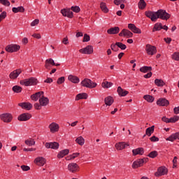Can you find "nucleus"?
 Segmentation results:
<instances>
[{"mask_svg": "<svg viewBox=\"0 0 179 179\" xmlns=\"http://www.w3.org/2000/svg\"><path fill=\"white\" fill-rule=\"evenodd\" d=\"M177 139L179 140V133L178 132L171 135L168 138H166V141H170V142H174V141H177Z\"/></svg>", "mask_w": 179, "mask_h": 179, "instance_id": "nucleus-31", "label": "nucleus"}, {"mask_svg": "<svg viewBox=\"0 0 179 179\" xmlns=\"http://www.w3.org/2000/svg\"><path fill=\"white\" fill-rule=\"evenodd\" d=\"M45 146L46 149H55L57 150L58 148H59V143L57 142H53V143H46L45 144Z\"/></svg>", "mask_w": 179, "mask_h": 179, "instance_id": "nucleus-20", "label": "nucleus"}, {"mask_svg": "<svg viewBox=\"0 0 179 179\" xmlns=\"http://www.w3.org/2000/svg\"><path fill=\"white\" fill-rule=\"evenodd\" d=\"M71 9V10H73V12H75L76 13H79V12H80V8H79V6H72Z\"/></svg>", "mask_w": 179, "mask_h": 179, "instance_id": "nucleus-49", "label": "nucleus"}, {"mask_svg": "<svg viewBox=\"0 0 179 179\" xmlns=\"http://www.w3.org/2000/svg\"><path fill=\"white\" fill-rule=\"evenodd\" d=\"M48 128L51 134H56V132H59V124L53 122L49 124Z\"/></svg>", "mask_w": 179, "mask_h": 179, "instance_id": "nucleus-11", "label": "nucleus"}, {"mask_svg": "<svg viewBox=\"0 0 179 179\" xmlns=\"http://www.w3.org/2000/svg\"><path fill=\"white\" fill-rule=\"evenodd\" d=\"M150 71H152V66H144L140 68V72H142L143 73L150 72Z\"/></svg>", "mask_w": 179, "mask_h": 179, "instance_id": "nucleus-40", "label": "nucleus"}, {"mask_svg": "<svg viewBox=\"0 0 179 179\" xmlns=\"http://www.w3.org/2000/svg\"><path fill=\"white\" fill-rule=\"evenodd\" d=\"M159 153L157 152V151L155 150V151H152L151 152H150L148 155V157H150V159H155V157H157Z\"/></svg>", "mask_w": 179, "mask_h": 179, "instance_id": "nucleus-46", "label": "nucleus"}, {"mask_svg": "<svg viewBox=\"0 0 179 179\" xmlns=\"http://www.w3.org/2000/svg\"><path fill=\"white\" fill-rule=\"evenodd\" d=\"M117 92L120 97H125V96L129 93V92L122 89L121 87H117Z\"/></svg>", "mask_w": 179, "mask_h": 179, "instance_id": "nucleus-23", "label": "nucleus"}, {"mask_svg": "<svg viewBox=\"0 0 179 179\" xmlns=\"http://www.w3.org/2000/svg\"><path fill=\"white\" fill-rule=\"evenodd\" d=\"M66 155H69V149L61 150L57 155V159H62L63 157H65Z\"/></svg>", "mask_w": 179, "mask_h": 179, "instance_id": "nucleus-29", "label": "nucleus"}, {"mask_svg": "<svg viewBox=\"0 0 179 179\" xmlns=\"http://www.w3.org/2000/svg\"><path fill=\"white\" fill-rule=\"evenodd\" d=\"M116 45H117L118 48H120V50H127V45L121 42H116Z\"/></svg>", "mask_w": 179, "mask_h": 179, "instance_id": "nucleus-47", "label": "nucleus"}, {"mask_svg": "<svg viewBox=\"0 0 179 179\" xmlns=\"http://www.w3.org/2000/svg\"><path fill=\"white\" fill-rule=\"evenodd\" d=\"M155 85H156V86H158V87H163V86L166 85V83H164V80L162 79L157 78L155 80Z\"/></svg>", "mask_w": 179, "mask_h": 179, "instance_id": "nucleus-37", "label": "nucleus"}, {"mask_svg": "<svg viewBox=\"0 0 179 179\" xmlns=\"http://www.w3.org/2000/svg\"><path fill=\"white\" fill-rule=\"evenodd\" d=\"M38 23H40V20L38 19H35L34 21H32L30 24V26L31 27H34V26H37V24H38Z\"/></svg>", "mask_w": 179, "mask_h": 179, "instance_id": "nucleus-51", "label": "nucleus"}, {"mask_svg": "<svg viewBox=\"0 0 179 179\" xmlns=\"http://www.w3.org/2000/svg\"><path fill=\"white\" fill-rule=\"evenodd\" d=\"M42 94H44V92H36V93L31 95V99L34 101H37V100H38V99L40 100V99L41 98Z\"/></svg>", "mask_w": 179, "mask_h": 179, "instance_id": "nucleus-25", "label": "nucleus"}, {"mask_svg": "<svg viewBox=\"0 0 179 179\" xmlns=\"http://www.w3.org/2000/svg\"><path fill=\"white\" fill-rule=\"evenodd\" d=\"M80 155V153H79V152L73 153L72 155L67 156L66 157V160H67V161L73 160V159H76V157H78Z\"/></svg>", "mask_w": 179, "mask_h": 179, "instance_id": "nucleus-39", "label": "nucleus"}, {"mask_svg": "<svg viewBox=\"0 0 179 179\" xmlns=\"http://www.w3.org/2000/svg\"><path fill=\"white\" fill-rule=\"evenodd\" d=\"M87 99V94L85 92L78 94L76 96V101H79V100H86Z\"/></svg>", "mask_w": 179, "mask_h": 179, "instance_id": "nucleus-28", "label": "nucleus"}, {"mask_svg": "<svg viewBox=\"0 0 179 179\" xmlns=\"http://www.w3.org/2000/svg\"><path fill=\"white\" fill-rule=\"evenodd\" d=\"M143 99L145 101H148V103H153L155 101V97L150 94L144 95Z\"/></svg>", "mask_w": 179, "mask_h": 179, "instance_id": "nucleus-35", "label": "nucleus"}, {"mask_svg": "<svg viewBox=\"0 0 179 179\" xmlns=\"http://www.w3.org/2000/svg\"><path fill=\"white\" fill-rule=\"evenodd\" d=\"M0 3L4 6H10V2L8 0H0Z\"/></svg>", "mask_w": 179, "mask_h": 179, "instance_id": "nucleus-48", "label": "nucleus"}, {"mask_svg": "<svg viewBox=\"0 0 179 179\" xmlns=\"http://www.w3.org/2000/svg\"><path fill=\"white\" fill-rule=\"evenodd\" d=\"M83 43H87V41H90V36H89L87 34H84Z\"/></svg>", "mask_w": 179, "mask_h": 179, "instance_id": "nucleus-52", "label": "nucleus"}, {"mask_svg": "<svg viewBox=\"0 0 179 179\" xmlns=\"http://www.w3.org/2000/svg\"><path fill=\"white\" fill-rule=\"evenodd\" d=\"M146 17L150 19L151 22H157V19L162 20H169L171 17V15L166 12V10L159 9L157 12L147 10L145 12Z\"/></svg>", "mask_w": 179, "mask_h": 179, "instance_id": "nucleus-1", "label": "nucleus"}, {"mask_svg": "<svg viewBox=\"0 0 179 179\" xmlns=\"http://www.w3.org/2000/svg\"><path fill=\"white\" fill-rule=\"evenodd\" d=\"M54 80L51 78H48L46 80H44V83H52Z\"/></svg>", "mask_w": 179, "mask_h": 179, "instance_id": "nucleus-63", "label": "nucleus"}, {"mask_svg": "<svg viewBox=\"0 0 179 179\" xmlns=\"http://www.w3.org/2000/svg\"><path fill=\"white\" fill-rule=\"evenodd\" d=\"M178 120H179V117L177 115H175L173 117H171L169 119L170 122H177V121H178Z\"/></svg>", "mask_w": 179, "mask_h": 179, "instance_id": "nucleus-56", "label": "nucleus"}, {"mask_svg": "<svg viewBox=\"0 0 179 179\" xmlns=\"http://www.w3.org/2000/svg\"><path fill=\"white\" fill-rule=\"evenodd\" d=\"M32 37H34V38H37V40H40V38H41V34H32Z\"/></svg>", "mask_w": 179, "mask_h": 179, "instance_id": "nucleus-62", "label": "nucleus"}, {"mask_svg": "<svg viewBox=\"0 0 179 179\" xmlns=\"http://www.w3.org/2000/svg\"><path fill=\"white\" fill-rule=\"evenodd\" d=\"M68 170L70 171V173H78V171L80 170V167H79L78 164L72 162L68 165Z\"/></svg>", "mask_w": 179, "mask_h": 179, "instance_id": "nucleus-6", "label": "nucleus"}, {"mask_svg": "<svg viewBox=\"0 0 179 179\" xmlns=\"http://www.w3.org/2000/svg\"><path fill=\"white\" fill-rule=\"evenodd\" d=\"M76 142H77V143L80 146H83L85 145V138L82 136H79L76 138Z\"/></svg>", "mask_w": 179, "mask_h": 179, "instance_id": "nucleus-45", "label": "nucleus"}, {"mask_svg": "<svg viewBox=\"0 0 179 179\" xmlns=\"http://www.w3.org/2000/svg\"><path fill=\"white\" fill-rule=\"evenodd\" d=\"M34 163L39 167H43V166H44V164L47 163V159H45V158L43 157H38L35 158V159L34 160Z\"/></svg>", "mask_w": 179, "mask_h": 179, "instance_id": "nucleus-10", "label": "nucleus"}, {"mask_svg": "<svg viewBox=\"0 0 179 179\" xmlns=\"http://www.w3.org/2000/svg\"><path fill=\"white\" fill-rule=\"evenodd\" d=\"M51 66H55V62L52 58H49L45 61V68L50 71L51 70Z\"/></svg>", "mask_w": 179, "mask_h": 179, "instance_id": "nucleus-15", "label": "nucleus"}, {"mask_svg": "<svg viewBox=\"0 0 179 179\" xmlns=\"http://www.w3.org/2000/svg\"><path fill=\"white\" fill-rule=\"evenodd\" d=\"M5 50L7 52H17L20 50V45L17 44L8 45Z\"/></svg>", "mask_w": 179, "mask_h": 179, "instance_id": "nucleus-5", "label": "nucleus"}, {"mask_svg": "<svg viewBox=\"0 0 179 179\" xmlns=\"http://www.w3.org/2000/svg\"><path fill=\"white\" fill-rule=\"evenodd\" d=\"M34 107L35 110H41V108L43 106H42L41 103H36L34 105Z\"/></svg>", "mask_w": 179, "mask_h": 179, "instance_id": "nucleus-58", "label": "nucleus"}, {"mask_svg": "<svg viewBox=\"0 0 179 179\" xmlns=\"http://www.w3.org/2000/svg\"><path fill=\"white\" fill-rule=\"evenodd\" d=\"M6 17V11H3L0 14V22Z\"/></svg>", "mask_w": 179, "mask_h": 179, "instance_id": "nucleus-57", "label": "nucleus"}, {"mask_svg": "<svg viewBox=\"0 0 179 179\" xmlns=\"http://www.w3.org/2000/svg\"><path fill=\"white\" fill-rule=\"evenodd\" d=\"M120 37H126L127 38H131L134 37V34L131 31L123 29L119 34Z\"/></svg>", "mask_w": 179, "mask_h": 179, "instance_id": "nucleus-9", "label": "nucleus"}, {"mask_svg": "<svg viewBox=\"0 0 179 179\" xmlns=\"http://www.w3.org/2000/svg\"><path fill=\"white\" fill-rule=\"evenodd\" d=\"M162 29L163 24H162V22H157L152 28V33H155V31H160Z\"/></svg>", "mask_w": 179, "mask_h": 179, "instance_id": "nucleus-30", "label": "nucleus"}, {"mask_svg": "<svg viewBox=\"0 0 179 179\" xmlns=\"http://www.w3.org/2000/svg\"><path fill=\"white\" fill-rule=\"evenodd\" d=\"M150 141H151V142H159V137H156V136H152L151 138H150Z\"/></svg>", "mask_w": 179, "mask_h": 179, "instance_id": "nucleus-60", "label": "nucleus"}, {"mask_svg": "<svg viewBox=\"0 0 179 179\" xmlns=\"http://www.w3.org/2000/svg\"><path fill=\"white\" fill-rule=\"evenodd\" d=\"M100 8L101 9L102 12H103V13H108L109 12L108 8H107V4L104 2H101L100 3Z\"/></svg>", "mask_w": 179, "mask_h": 179, "instance_id": "nucleus-36", "label": "nucleus"}, {"mask_svg": "<svg viewBox=\"0 0 179 179\" xmlns=\"http://www.w3.org/2000/svg\"><path fill=\"white\" fill-rule=\"evenodd\" d=\"M12 90L14 93H22V90H23V89L20 86L15 85L13 87Z\"/></svg>", "mask_w": 179, "mask_h": 179, "instance_id": "nucleus-43", "label": "nucleus"}, {"mask_svg": "<svg viewBox=\"0 0 179 179\" xmlns=\"http://www.w3.org/2000/svg\"><path fill=\"white\" fill-rule=\"evenodd\" d=\"M157 106H159L161 107H164V106L167 107V106L170 104V102L169 101V100L164 98H161L159 100H157Z\"/></svg>", "mask_w": 179, "mask_h": 179, "instance_id": "nucleus-19", "label": "nucleus"}, {"mask_svg": "<svg viewBox=\"0 0 179 179\" xmlns=\"http://www.w3.org/2000/svg\"><path fill=\"white\" fill-rule=\"evenodd\" d=\"M145 51L148 55H155L157 52V49L156 46H153L150 44H147L145 45Z\"/></svg>", "mask_w": 179, "mask_h": 179, "instance_id": "nucleus-7", "label": "nucleus"}, {"mask_svg": "<svg viewBox=\"0 0 179 179\" xmlns=\"http://www.w3.org/2000/svg\"><path fill=\"white\" fill-rule=\"evenodd\" d=\"M20 73H22V70L20 69L15 70L10 73L9 78L10 79H13V80L17 79V76H19Z\"/></svg>", "mask_w": 179, "mask_h": 179, "instance_id": "nucleus-21", "label": "nucleus"}, {"mask_svg": "<svg viewBox=\"0 0 179 179\" xmlns=\"http://www.w3.org/2000/svg\"><path fill=\"white\" fill-rule=\"evenodd\" d=\"M125 0H114L113 3L116 5L117 6L121 5L122 3H124Z\"/></svg>", "mask_w": 179, "mask_h": 179, "instance_id": "nucleus-53", "label": "nucleus"}, {"mask_svg": "<svg viewBox=\"0 0 179 179\" xmlns=\"http://www.w3.org/2000/svg\"><path fill=\"white\" fill-rule=\"evenodd\" d=\"M108 34H118L120 33V27H114L108 29L107 30Z\"/></svg>", "mask_w": 179, "mask_h": 179, "instance_id": "nucleus-26", "label": "nucleus"}, {"mask_svg": "<svg viewBox=\"0 0 179 179\" xmlns=\"http://www.w3.org/2000/svg\"><path fill=\"white\" fill-rule=\"evenodd\" d=\"M133 156H137V155H140L142 156L143 153H145V150L143 148H138L132 150Z\"/></svg>", "mask_w": 179, "mask_h": 179, "instance_id": "nucleus-27", "label": "nucleus"}, {"mask_svg": "<svg viewBox=\"0 0 179 179\" xmlns=\"http://www.w3.org/2000/svg\"><path fill=\"white\" fill-rule=\"evenodd\" d=\"M21 169L23 171H29V170H30V166L27 165H22L21 166Z\"/></svg>", "mask_w": 179, "mask_h": 179, "instance_id": "nucleus-59", "label": "nucleus"}, {"mask_svg": "<svg viewBox=\"0 0 179 179\" xmlns=\"http://www.w3.org/2000/svg\"><path fill=\"white\" fill-rule=\"evenodd\" d=\"M110 48H111L112 51H115V52L118 51V46H117V43H112V44L110 45Z\"/></svg>", "mask_w": 179, "mask_h": 179, "instance_id": "nucleus-50", "label": "nucleus"}, {"mask_svg": "<svg viewBox=\"0 0 179 179\" xmlns=\"http://www.w3.org/2000/svg\"><path fill=\"white\" fill-rule=\"evenodd\" d=\"M50 103V99L44 96V94H42L41 98L39 99V104L42 106L43 107H45V106H48Z\"/></svg>", "mask_w": 179, "mask_h": 179, "instance_id": "nucleus-17", "label": "nucleus"}, {"mask_svg": "<svg viewBox=\"0 0 179 179\" xmlns=\"http://www.w3.org/2000/svg\"><path fill=\"white\" fill-rule=\"evenodd\" d=\"M128 29H130L132 33H134V34H141L142 33L141 29L136 27L135 24H129Z\"/></svg>", "mask_w": 179, "mask_h": 179, "instance_id": "nucleus-16", "label": "nucleus"}, {"mask_svg": "<svg viewBox=\"0 0 179 179\" xmlns=\"http://www.w3.org/2000/svg\"><path fill=\"white\" fill-rule=\"evenodd\" d=\"M173 113L174 114H179V106L175 107L173 108Z\"/></svg>", "mask_w": 179, "mask_h": 179, "instance_id": "nucleus-64", "label": "nucleus"}, {"mask_svg": "<svg viewBox=\"0 0 179 179\" xmlns=\"http://www.w3.org/2000/svg\"><path fill=\"white\" fill-rule=\"evenodd\" d=\"M79 52H80V54H87V55H90L91 54H93V46L87 45L84 48L80 49Z\"/></svg>", "mask_w": 179, "mask_h": 179, "instance_id": "nucleus-13", "label": "nucleus"}, {"mask_svg": "<svg viewBox=\"0 0 179 179\" xmlns=\"http://www.w3.org/2000/svg\"><path fill=\"white\" fill-rule=\"evenodd\" d=\"M31 118V114L30 113H22L20 116H18V121H29Z\"/></svg>", "mask_w": 179, "mask_h": 179, "instance_id": "nucleus-18", "label": "nucleus"}, {"mask_svg": "<svg viewBox=\"0 0 179 179\" xmlns=\"http://www.w3.org/2000/svg\"><path fill=\"white\" fill-rule=\"evenodd\" d=\"M61 13L65 17H69V19H72V17H73V13L71 11V9L69 8L61 10Z\"/></svg>", "mask_w": 179, "mask_h": 179, "instance_id": "nucleus-14", "label": "nucleus"}, {"mask_svg": "<svg viewBox=\"0 0 179 179\" xmlns=\"http://www.w3.org/2000/svg\"><path fill=\"white\" fill-rule=\"evenodd\" d=\"M126 146H129V144L125 142H120L115 144V148H116L117 150H122Z\"/></svg>", "mask_w": 179, "mask_h": 179, "instance_id": "nucleus-24", "label": "nucleus"}, {"mask_svg": "<svg viewBox=\"0 0 179 179\" xmlns=\"http://www.w3.org/2000/svg\"><path fill=\"white\" fill-rule=\"evenodd\" d=\"M0 118L3 122L9 123L12 122L13 117L10 113H3L0 115Z\"/></svg>", "mask_w": 179, "mask_h": 179, "instance_id": "nucleus-12", "label": "nucleus"}, {"mask_svg": "<svg viewBox=\"0 0 179 179\" xmlns=\"http://www.w3.org/2000/svg\"><path fill=\"white\" fill-rule=\"evenodd\" d=\"M62 43L63 44H64V45H68V44H69V41H68V36H66L63 38Z\"/></svg>", "mask_w": 179, "mask_h": 179, "instance_id": "nucleus-61", "label": "nucleus"}, {"mask_svg": "<svg viewBox=\"0 0 179 179\" xmlns=\"http://www.w3.org/2000/svg\"><path fill=\"white\" fill-rule=\"evenodd\" d=\"M81 86L87 87L88 89H94V87H96L97 83L92 81V80L89 78H85L81 82Z\"/></svg>", "mask_w": 179, "mask_h": 179, "instance_id": "nucleus-3", "label": "nucleus"}, {"mask_svg": "<svg viewBox=\"0 0 179 179\" xmlns=\"http://www.w3.org/2000/svg\"><path fill=\"white\" fill-rule=\"evenodd\" d=\"M65 82V77H60L57 79V85H62Z\"/></svg>", "mask_w": 179, "mask_h": 179, "instance_id": "nucleus-54", "label": "nucleus"}, {"mask_svg": "<svg viewBox=\"0 0 179 179\" xmlns=\"http://www.w3.org/2000/svg\"><path fill=\"white\" fill-rule=\"evenodd\" d=\"M148 162H149L148 158L138 159L133 162L131 167L132 169H139V167H142Z\"/></svg>", "mask_w": 179, "mask_h": 179, "instance_id": "nucleus-4", "label": "nucleus"}, {"mask_svg": "<svg viewBox=\"0 0 179 179\" xmlns=\"http://www.w3.org/2000/svg\"><path fill=\"white\" fill-rule=\"evenodd\" d=\"M172 59L175 61H179V52H175L172 55Z\"/></svg>", "mask_w": 179, "mask_h": 179, "instance_id": "nucleus-55", "label": "nucleus"}, {"mask_svg": "<svg viewBox=\"0 0 179 179\" xmlns=\"http://www.w3.org/2000/svg\"><path fill=\"white\" fill-rule=\"evenodd\" d=\"M68 79L72 83H79L80 82V80L76 76L69 75Z\"/></svg>", "mask_w": 179, "mask_h": 179, "instance_id": "nucleus-32", "label": "nucleus"}, {"mask_svg": "<svg viewBox=\"0 0 179 179\" xmlns=\"http://www.w3.org/2000/svg\"><path fill=\"white\" fill-rule=\"evenodd\" d=\"M101 86L102 87H103V89H109V87H111V86H113V83L106 81L102 83Z\"/></svg>", "mask_w": 179, "mask_h": 179, "instance_id": "nucleus-44", "label": "nucleus"}, {"mask_svg": "<svg viewBox=\"0 0 179 179\" xmlns=\"http://www.w3.org/2000/svg\"><path fill=\"white\" fill-rule=\"evenodd\" d=\"M12 11L13 12V13H17L19 12H20L21 13H24V7L23 6H19V7H13L12 8Z\"/></svg>", "mask_w": 179, "mask_h": 179, "instance_id": "nucleus-34", "label": "nucleus"}, {"mask_svg": "<svg viewBox=\"0 0 179 179\" xmlns=\"http://www.w3.org/2000/svg\"><path fill=\"white\" fill-rule=\"evenodd\" d=\"M169 173V170L166 166H160L157 171L155 173V177H162V176H166Z\"/></svg>", "mask_w": 179, "mask_h": 179, "instance_id": "nucleus-8", "label": "nucleus"}, {"mask_svg": "<svg viewBox=\"0 0 179 179\" xmlns=\"http://www.w3.org/2000/svg\"><path fill=\"white\" fill-rule=\"evenodd\" d=\"M153 132H155V126L147 128L145 130V135H147V136H151Z\"/></svg>", "mask_w": 179, "mask_h": 179, "instance_id": "nucleus-38", "label": "nucleus"}, {"mask_svg": "<svg viewBox=\"0 0 179 179\" xmlns=\"http://www.w3.org/2000/svg\"><path fill=\"white\" fill-rule=\"evenodd\" d=\"M24 143L27 146H34L36 145V141L33 138L25 140Z\"/></svg>", "mask_w": 179, "mask_h": 179, "instance_id": "nucleus-42", "label": "nucleus"}, {"mask_svg": "<svg viewBox=\"0 0 179 179\" xmlns=\"http://www.w3.org/2000/svg\"><path fill=\"white\" fill-rule=\"evenodd\" d=\"M138 9H141V10H143L145 8H146V2L145 0H140L138 3Z\"/></svg>", "mask_w": 179, "mask_h": 179, "instance_id": "nucleus-41", "label": "nucleus"}, {"mask_svg": "<svg viewBox=\"0 0 179 179\" xmlns=\"http://www.w3.org/2000/svg\"><path fill=\"white\" fill-rule=\"evenodd\" d=\"M38 83V80L37 78L34 77H31L29 78H27L24 80H22L20 81V84L22 86H36Z\"/></svg>", "mask_w": 179, "mask_h": 179, "instance_id": "nucleus-2", "label": "nucleus"}, {"mask_svg": "<svg viewBox=\"0 0 179 179\" xmlns=\"http://www.w3.org/2000/svg\"><path fill=\"white\" fill-rule=\"evenodd\" d=\"M104 103L106 106H110L113 104V103H114V99L113 98V96H107L104 99Z\"/></svg>", "mask_w": 179, "mask_h": 179, "instance_id": "nucleus-33", "label": "nucleus"}, {"mask_svg": "<svg viewBox=\"0 0 179 179\" xmlns=\"http://www.w3.org/2000/svg\"><path fill=\"white\" fill-rule=\"evenodd\" d=\"M18 106L20 107H22V108H24V110H31L33 108V105L29 102H23L18 103Z\"/></svg>", "mask_w": 179, "mask_h": 179, "instance_id": "nucleus-22", "label": "nucleus"}]
</instances>
